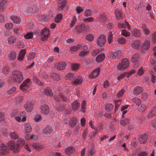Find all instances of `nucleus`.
<instances>
[{"instance_id": "obj_1", "label": "nucleus", "mask_w": 156, "mask_h": 156, "mask_svg": "<svg viewBox=\"0 0 156 156\" xmlns=\"http://www.w3.org/2000/svg\"><path fill=\"white\" fill-rule=\"evenodd\" d=\"M129 60L126 58H124L117 66V69L120 71H123L129 67Z\"/></svg>"}, {"instance_id": "obj_2", "label": "nucleus", "mask_w": 156, "mask_h": 156, "mask_svg": "<svg viewBox=\"0 0 156 156\" xmlns=\"http://www.w3.org/2000/svg\"><path fill=\"white\" fill-rule=\"evenodd\" d=\"M13 79L16 82L20 83L23 80V77L21 72L19 70H14L12 72Z\"/></svg>"}, {"instance_id": "obj_3", "label": "nucleus", "mask_w": 156, "mask_h": 156, "mask_svg": "<svg viewBox=\"0 0 156 156\" xmlns=\"http://www.w3.org/2000/svg\"><path fill=\"white\" fill-rule=\"evenodd\" d=\"M31 82L29 78H27L25 80L20 86V89L23 90H25L28 89L30 86Z\"/></svg>"}, {"instance_id": "obj_4", "label": "nucleus", "mask_w": 156, "mask_h": 156, "mask_svg": "<svg viewBox=\"0 0 156 156\" xmlns=\"http://www.w3.org/2000/svg\"><path fill=\"white\" fill-rule=\"evenodd\" d=\"M40 36L42 41L46 40L48 37L49 31L47 28H44L41 32Z\"/></svg>"}, {"instance_id": "obj_5", "label": "nucleus", "mask_w": 156, "mask_h": 156, "mask_svg": "<svg viewBox=\"0 0 156 156\" xmlns=\"http://www.w3.org/2000/svg\"><path fill=\"white\" fill-rule=\"evenodd\" d=\"M106 42V38L104 35H101L97 41V44L100 47H103L105 45Z\"/></svg>"}, {"instance_id": "obj_6", "label": "nucleus", "mask_w": 156, "mask_h": 156, "mask_svg": "<svg viewBox=\"0 0 156 156\" xmlns=\"http://www.w3.org/2000/svg\"><path fill=\"white\" fill-rule=\"evenodd\" d=\"M87 29V26L84 23L81 24L77 26L75 28L76 31L79 34L85 31Z\"/></svg>"}, {"instance_id": "obj_7", "label": "nucleus", "mask_w": 156, "mask_h": 156, "mask_svg": "<svg viewBox=\"0 0 156 156\" xmlns=\"http://www.w3.org/2000/svg\"><path fill=\"white\" fill-rule=\"evenodd\" d=\"M139 57V55L138 53H136L134 55L132 56L131 61L132 62L135 63L133 65V67L134 68H136L138 66V57Z\"/></svg>"}, {"instance_id": "obj_8", "label": "nucleus", "mask_w": 156, "mask_h": 156, "mask_svg": "<svg viewBox=\"0 0 156 156\" xmlns=\"http://www.w3.org/2000/svg\"><path fill=\"white\" fill-rule=\"evenodd\" d=\"M54 129L51 126H44L42 129V133L45 134H51L53 131Z\"/></svg>"}, {"instance_id": "obj_9", "label": "nucleus", "mask_w": 156, "mask_h": 156, "mask_svg": "<svg viewBox=\"0 0 156 156\" xmlns=\"http://www.w3.org/2000/svg\"><path fill=\"white\" fill-rule=\"evenodd\" d=\"M144 88L142 86H137L133 89V93L136 96L138 95L144 90Z\"/></svg>"}, {"instance_id": "obj_10", "label": "nucleus", "mask_w": 156, "mask_h": 156, "mask_svg": "<svg viewBox=\"0 0 156 156\" xmlns=\"http://www.w3.org/2000/svg\"><path fill=\"white\" fill-rule=\"evenodd\" d=\"M25 143L24 140L21 139H19L17 141V146L16 150L14 151L15 153L18 152L20 150V147L23 146Z\"/></svg>"}, {"instance_id": "obj_11", "label": "nucleus", "mask_w": 156, "mask_h": 156, "mask_svg": "<svg viewBox=\"0 0 156 156\" xmlns=\"http://www.w3.org/2000/svg\"><path fill=\"white\" fill-rule=\"evenodd\" d=\"M66 66V63L64 62H62L55 64L54 65V67L58 70H61L64 69Z\"/></svg>"}, {"instance_id": "obj_12", "label": "nucleus", "mask_w": 156, "mask_h": 156, "mask_svg": "<svg viewBox=\"0 0 156 156\" xmlns=\"http://www.w3.org/2000/svg\"><path fill=\"white\" fill-rule=\"evenodd\" d=\"M32 147L36 151H40L44 147V145L42 143H33L32 145Z\"/></svg>"}, {"instance_id": "obj_13", "label": "nucleus", "mask_w": 156, "mask_h": 156, "mask_svg": "<svg viewBox=\"0 0 156 156\" xmlns=\"http://www.w3.org/2000/svg\"><path fill=\"white\" fill-rule=\"evenodd\" d=\"M148 137L147 133H145L144 134H141L139 138V141L141 144L145 143L147 142Z\"/></svg>"}, {"instance_id": "obj_14", "label": "nucleus", "mask_w": 156, "mask_h": 156, "mask_svg": "<svg viewBox=\"0 0 156 156\" xmlns=\"http://www.w3.org/2000/svg\"><path fill=\"white\" fill-rule=\"evenodd\" d=\"M54 98L57 101H61L62 100L63 101L65 102L68 101V98L65 96L60 94L58 96H54Z\"/></svg>"}, {"instance_id": "obj_15", "label": "nucleus", "mask_w": 156, "mask_h": 156, "mask_svg": "<svg viewBox=\"0 0 156 156\" xmlns=\"http://www.w3.org/2000/svg\"><path fill=\"white\" fill-rule=\"evenodd\" d=\"M83 81V78L80 76H78L75 78L72 82L74 85L80 84Z\"/></svg>"}, {"instance_id": "obj_16", "label": "nucleus", "mask_w": 156, "mask_h": 156, "mask_svg": "<svg viewBox=\"0 0 156 156\" xmlns=\"http://www.w3.org/2000/svg\"><path fill=\"white\" fill-rule=\"evenodd\" d=\"M82 47L81 44H78L71 47L70 48V50L71 53L74 54L75 52L79 50Z\"/></svg>"}, {"instance_id": "obj_17", "label": "nucleus", "mask_w": 156, "mask_h": 156, "mask_svg": "<svg viewBox=\"0 0 156 156\" xmlns=\"http://www.w3.org/2000/svg\"><path fill=\"white\" fill-rule=\"evenodd\" d=\"M41 112L42 114H48L49 112V108L47 105H42L40 107Z\"/></svg>"}, {"instance_id": "obj_18", "label": "nucleus", "mask_w": 156, "mask_h": 156, "mask_svg": "<svg viewBox=\"0 0 156 156\" xmlns=\"http://www.w3.org/2000/svg\"><path fill=\"white\" fill-rule=\"evenodd\" d=\"M58 6L59 10L62 9L66 4L65 0H57Z\"/></svg>"}, {"instance_id": "obj_19", "label": "nucleus", "mask_w": 156, "mask_h": 156, "mask_svg": "<svg viewBox=\"0 0 156 156\" xmlns=\"http://www.w3.org/2000/svg\"><path fill=\"white\" fill-rule=\"evenodd\" d=\"M100 71V69L99 68H97L94 69L90 75V78H95L99 74Z\"/></svg>"}, {"instance_id": "obj_20", "label": "nucleus", "mask_w": 156, "mask_h": 156, "mask_svg": "<svg viewBox=\"0 0 156 156\" xmlns=\"http://www.w3.org/2000/svg\"><path fill=\"white\" fill-rule=\"evenodd\" d=\"M33 107V104L30 102H28L24 105V108L26 111L29 112H30L32 111Z\"/></svg>"}, {"instance_id": "obj_21", "label": "nucleus", "mask_w": 156, "mask_h": 156, "mask_svg": "<svg viewBox=\"0 0 156 156\" xmlns=\"http://www.w3.org/2000/svg\"><path fill=\"white\" fill-rule=\"evenodd\" d=\"M7 145L5 144H2L0 145V150L1 151L3 154H6L7 153Z\"/></svg>"}, {"instance_id": "obj_22", "label": "nucleus", "mask_w": 156, "mask_h": 156, "mask_svg": "<svg viewBox=\"0 0 156 156\" xmlns=\"http://www.w3.org/2000/svg\"><path fill=\"white\" fill-rule=\"evenodd\" d=\"M26 53V51L25 49H23L21 50L20 52L19 55L18 57V60L21 61L23 60Z\"/></svg>"}, {"instance_id": "obj_23", "label": "nucleus", "mask_w": 156, "mask_h": 156, "mask_svg": "<svg viewBox=\"0 0 156 156\" xmlns=\"http://www.w3.org/2000/svg\"><path fill=\"white\" fill-rule=\"evenodd\" d=\"M131 34L134 37H140L141 36L140 31L137 29H134L131 31Z\"/></svg>"}, {"instance_id": "obj_24", "label": "nucleus", "mask_w": 156, "mask_h": 156, "mask_svg": "<svg viewBox=\"0 0 156 156\" xmlns=\"http://www.w3.org/2000/svg\"><path fill=\"white\" fill-rule=\"evenodd\" d=\"M141 44V41L139 40H136L134 41L131 44L133 48L135 49H138L140 46Z\"/></svg>"}, {"instance_id": "obj_25", "label": "nucleus", "mask_w": 156, "mask_h": 156, "mask_svg": "<svg viewBox=\"0 0 156 156\" xmlns=\"http://www.w3.org/2000/svg\"><path fill=\"white\" fill-rule=\"evenodd\" d=\"M71 105L73 110L74 111H76L80 107V104L77 101H75L73 103H71Z\"/></svg>"}, {"instance_id": "obj_26", "label": "nucleus", "mask_w": 156, "mask_h": 156, "mask_svg": "<svg viewBox=\"0 0 156 156\" xmlns=\"http://www.w3.org/2000/svg\"><path fill=\"white\" fill-rule=\"evenodd\" d=\"M43 93L45 95L51 97L53 95V93L52 90L48 88H44L43 91Z\"/></svg>"}, {"instance_id": "obj_27", "label": "nucleus", "mask_w": 156, "mask_h": 156, "mask_svg": "<svg viewBox=\"0 0 156 156\" xmlns=\"http://www.w3.org/2000/svg\"><path fill=\"white\" fill-rule=\"evenodd\" d=\"M121 54V51L120 50H118L116 52H113L111 55L112 58L115 59L116 58H119Z\"/></svg>"}, {"instance_id": "obj_28", "label": "nucleus", "mask_w": 156, "mask_h": 156, "mask_svg": "<svg viewBox=\"0 0 156 156\" xmlns=\"http://www.w3.org/2000/svg\"><path fill=\"white\" fill-rule=\"evenodd\" d=\"M118 27L120 29L125 28L127 27V28L129 29L130 28V26L129 25L128 23L125 21V23H118Z\"/></svg>"}, {"instance_id": "obj_29", "label": "nucleus", "mask_w": 156, "mask_h": 156, "mask_svg": "<svg viewBox=\"0 0 156 156\" xmlns=\"http://www.w3.org/2000/svg\"><path fill=\"white\" fill-rule=\"evenodd\" d=\"M105 58V54L103 53H101L98 55L96 58V61L98 62H101L103 61Z\"/></svg>"}, {"instance_id": "obj_30", "label": "nucleus", "mask_w": 156, "mask_h": 156, "mask_svg": "<svg viewBox=\"0 0 156 156\" xmlns=\"http://www.w3.org/2000/svg\"><path fill=\"white\" fill-rule=\"evenodd\" d=\"M115 13L117 20H119L122 18V14L119 9H116Z\"/></svg>"}, {"instance_id": "obj_31", "label": "nucleus", "mask_w": 156, "mask_h": 156, "mask_svg": "<svg viewBox=\"0 0 156 156\" xmlns=\"http://www.w3.org/2000/svg\"><path fill=\"white\" fill-rule=\"evenodd\" d=\"M8 146L11 150L14 149V151L16 149V146H15V143L13 141H11L8 143Z\"/></svg>"}, {"instance_id": "obj_32", "label": "nucleus", "mask_w": 156, "mask_h": 156, "mask_svg": "<svg viewBox=\"0 0 156 156\" xmlns=\"http://www.w3.org/2000/svg\"><path fill=\"white\" fill-rule=\"evenodd\" d=\"M51 76L52 79L56 81H58L60 79L59 75L55 73H52Z\"/></svg>"}, {"instance_id": "obj_33", "label": "nucleus", "mask_w": 156, "mask_h": 156, "mask_svg": "<svg viewBox=\"0 0 156 156\" xmlns=\"http://www.w3.org/2000/svg\"><path fill=\"white\" fill-rule=\"evenodd\" d=\"M10 18L15 23L18 24L20 23V19L16 16H12L10 17Z\"/></svg>"}, {"instance_id": "obj_34", "label": "nucleus", "mask_w": 156, "mask_h": 156, "mask_svg": "<svg viewBox=\"0 0 156 156\" xmlns=\"http://www.w3.org/2000/svg\"><path fill=\"white\" fill-rule=\"evenodd\" d=\"M65 151L68 155H70L71 154L74 152L75 150L74 147L72 146L67 148L66 150Z\"/></svg>"}, {"instance_id": "obj_35", "label": "nucleus", "mask_w": 156, "mask_h": 156, "mask_svg": "<svg viewBox=\"0 0 156 156\" xmlns=\"http://www.w3.org/2000/svg\"><path fill=\"white\" fill-rule=\"evenodd\" d=\"M141 28L145 35H148L150 33V30L146 27L145 25H143L141 27Z\"/></svg>"}, {"instance_id": "obj_36", "label": "nucleus", "mask_w": 156, "mask_h": 156, "mask_svg": "<svg viewBox=\"0 0 156 156\" xmlns=\"http://www.w3.org/2000/svg\"><path fill=\"white\" fill-rule=\"evenodd\" d=\"M77 122L76 117H73L71 119L69 122L70 126L71 127H74L76 124Z\"/></svg>"}, {"instance_id": "obj_37", "label": "nucleus", "mask_w": 156, "mask_h": 156, "mask_svg": "<svg viewBox=\"0 0 156 156\" xmlns=\"http://www.w3.org/2000/svg\"><path fill=\"white\" fill-rule=\"evenodd\" d=\"M25 132L27 133H29L32 131V128L29 123L27 122L25 124Z\"/></svg>"}, {"instance_id": "obj_38", "label": "nucleus", "mask_w": 156, "mask_h": 156, "mask_svg": "<svg viewBox=\"0 0 156 156\" xmlns=\"http://www.w3.org/2000/svg\"><path fill=\"white\" fill-rule=\"evenodd\" d=\"M16 57V54L14 51H12L10 53L8 56V58L9 59L14 60Z\"/></svg>"}, {"instance_id": "obj_39", "label": "nucleus", "mask_w": 156, "mask_h": 156, "mask_svg": "<svg viewBox=\"0 0 156 156\" xmlns=\"http://www.w3.org/2000/svg\"><path fill=\"white\" fill-rule=\"evenodd\" d=\"M150 47V42L147 40H146L143 43L142 47L144 49L146 50L148 49Z\"/></svg>"}, {"instance_id": "obj_40", "label": "nucleus", "mask_w": 156, "mask_h": 156, "mask_svg": "<svg viewBox=\"0 0 156 156\" xmlns=\"http://www.w3.org/2000/svg\"><path fill=\"white\" fill-rule=\"evenodd\" d=\"M10 137L12 139H16L19 138L18 135L15 131H12L9 134Z\"/></svg>"}, {"instance_id": "obj_41", "label": "nucleus", "mask_w": 156, "mask_h": 156, "mask_svg": "<svg viewBox=\"0 0 156 156\" xmlns=\"http://www.w3.org/2000/svg\"><path fill=\"white\" fill-rule=\"evenodd\" d=\"M6 4V1L1 0L0 1V11L3 10L5 7V5Z\"/></svg>"}, {"instance_id": "obj_42", "label": "nucleus", "mask_w": 156, "mask_h": 156, "mask_svg": "<svg viewBox=\"0 0 156 156\" xmlns=\"http://www.w3.org/2000/svg\"><path fill=\"white\" fill-rule=\"evenodd\" d=\"M33 80L36 84L40 86L42 85V83L39 80L37 76L35 75H34L33 76Z\"/></svg>"}, {"instance_id": "obj_43", "label": "nucleus", "mask_w": 156, "mask_h": 156, "mask_svg": "<svg viewBox=\"0 0 156 156\" xmlns=\"http://www.w3.org/2000/svg\"><path fill=\"white\" fill-rule=\"evenodd\" d=\"M113 108V105L111 104H107L105 107V110L107 112H110L112 109Z\"/></svg>"}, {"instance_id": "obj_44", "label": "nucleus", "mask_w": 156, "mask_h": 156, "mask_svg": "<svg viewBox=\"0 0 156 156\" xmlns=\"http://www.w3.org/2000/svg\"><path fill=\"white\" fill-rule=\"evenodd\" d=\"M10 72L9 68L8 66H5L3 67L2 69V72L3 74L6 76L8 74L9 72Z\"/></svg>"}, {"instance_id": "obj_45", "label": "nucleus", "mask_w": 156, "mask_h": 156, "mask_svg": "<svg viewBox=\"0 0 156 156\" xmlns=\"http://www.w3.org/2000/svg\"><path fill=\"white\" fill-rule=\"evenodd\" d=\"M108 41L109 44H111L113 41V34L112 32L110 31L108 34Z\"/></svg>"}, {"instance_id": "obj_46", "label": "nucleus", "mask_w": 156, "mask_h": 156, "mask_svg": "<svg viewBox=\"0 0 156 156\" xmlns=\"http://www.w3.org/2000/svg\"><path fill=\"white\" fill-rule=\"evenodd\" d=\"M121 34L125 37H128L130 35L129 32L127 31L126 29H123L122 30Z\"/></svg>"}, {"instance_id": "obj_47", "label": "nucleus", "mask_w": 156, "mask_h": 156, "mask_svg": "<svg viewBox=\"0 0 156 156\" xmlns=\"http://www.w3.org/2000/svg\"><path fill=\"white\" fill-rule=\"evenodd\" d=\"M23 98V96H21L16 97L14 101V103L15 104H18L21 101Z\"/></svg>"}, {"instance_id": "obj_48", "label": "nucleus", "mask_w": 156, "mask_h": 156, "mask_svg": "<svg viewBox=\"0 0 156 156\" xmlns=\"http://www.w3.org/2000/svg\"><path fill=\"white\" fill-rule=\"evenodd\" d=\"M86 39L89 41H91L93 40L94 37L93 35L91 34H89L86 36Z\"/></svg>"}, {"instance_id": "obj_49", "label": "nucleus", "mask_w": 156, "mask_h": 156, "mask_svg": "<svg viewBox=\"0 0 156 156\" xmlns=\"http://www.w3.org/2000/svg\"><path fill=\"white\" fill-rule=\"evenodd\" d=\"M117 41L120 44H125L126 42V39L124 37L119 38L117 39Z\"/></svg>"}, {"instance_id": "obj_50", "label": "nucleus", "mask_w": 156, "mask_h": 156, "mask_svg": "<svg viewBox=\"0 0 156 156\" xmlns=\"http://www.w3.org/2000/svg\"><path fill=\"white\" fill-rule=\"evenodd\" d=\"M129 119H124L120 121V123L123 126H125L126 125L129 123Z\"/></svg>"}, {"instance_id": "obj_51", "label": "nucleus", "mask_w": 156, "mask_h": 156, "mask_svg": "<svg viewBox=\"0 0 156 156\" xmlns=\"http://www.w3.org/2000/svg\"><path fill=\"white\" fill-rule=\"evenodd\" d=\"M16 41V39L13 37H11L8 39V42L9 44H12Z\"/></svg>"}, {"instance_id": "obj_52", "label": "nucleus", "mask_w": 156, "mask_h": 156, "mask_svg": "<svg viewBox=\"0 0 156 156\" xmlns=\"http://www.w3.org/2000/svg\"><path fill=\"white\" fill-rule=\"evenodd\" d=\"M146 108V107L145 105L144 104H142L140 107H139L138 108L137 111L140 112L143 111H144Z\"/></svg>"}, {"instance_id": "obj_53", "label": "nucleus", "mask_w": 156, "mask_h": 156, "mask_svg": "<svg viewBox=\"0 0 156 156\" xmlns=\"http://www.w3.org/2000/svg\"><path fill=\"white\" fill-rule=\"evenodd\" d=\"M101 52V50L99 49H95L93 50L91 52V55L94 56L97 55L98 53H100Z\"/></svg>"}, {"instance_id": "obj_54", "label": "nucleus", "mask_w": 156, "mask_h": 156, "mask_svg": "<svg viewBox=\"0 0 156 156\" xmlns=\"http://www.w3.org/2000/svg\"><path fill=\"white\" fill-rule=\"evenodd\" d=\"M71 67L73 70H76L79 68V65L77 63L73 64L71 65Z\"/></svg>"}, {"instance_id": "obj_55", "label": "nucleus", "mask_w": 156, "mask_h": 156, "mask_svg": "<svg viewBox=\"0 0 156 156\" xmlns=\"http://www.w3.org/2000/svg\"><path fill=\"white\" fill-rule=\"evenodd\" d=\"M81 111L83 112H84V110L86 108V102L85 101H83L81 104Z\"/></svg>"}, {"instance_id": "obj_56", "label": "nucleus", "mask_w": 156, "mask_h": 156, "mask_svg": "<svg viewBox=\"0 0 156 156\" xmlns=\"http://www.w3.org/2000/svg\"><path fill=\"white\" fill-rule=\"evenodd\" d=\"M92 15L91 11L90 9H87L85 11L84 15L86 17L91 16Z\"/></svg>"}, {"instance_id": "obj_57", "label": "nucleus", "mask_w": 156, "mask_h": 156, "mask_svg": "<svg viewBox=\"0 0 156 156\" xmlns=\"http://www.w3.org/2000/svg\"><path fill=\"white\" fill-rule=\"evenodd\" d=\"M95 150L94 148H91L90 150H89L88 155L89 156H91L93 155L95 153Z\"/></svg>"}, {"instance_id": "obj_58", "label": "nucleus", "mask_w": 156, "mask_h": 156, "mask_svg": "<svg viewBox=\"0 0 156 156\" xmlns=\"http://www.w3.org/2000/svg\"><path fill=\"white\" fill-rule=\"evenodd\" d=\"M24 36L26 39H31L33 37V34L29 32L27 33Z\"/></svg>"}, {"instance_id": "obj_59", "label": "nucleus", "mask_w": 156, "mask_h": 156, "mask_svg": "<svg viewBox=\"0 0 156 156\" xmlns=\"http://www.w3.org/2000/svg\"><path fill=\"white\" fill-rule=\"evenodd\" d=\"M74 76V74L71 73H68L66 76L65 78L66 79V80H69L72 79Z\"/></svg>"}, {"instance_id": "obj_60", "label": "nucleus", "mask_w": 156, "mask_h": 156, "mask_svg": "<svg viewBox=\"0 0 156 156\" xmlns=\"http://www.w3.org/2000/svg\"><path fill=\"white\" fill-rule=\"evenodd\" d=\"M133 101L136 103V105H139L141 103V100L138 98H135L133 99Z\"/></svg>"}, {"instance_id": "obj_61", "label": "nucleus", "mask_w": 156, "mask_h": 156, "mask_svg": "<svg viewBox=\"0 0 156 156\" xmlns=\"http://www.w3.org/2000/svg\"><path fill=\"white\" fill-rule=\"evenodd\" d=\"M102 123H101L99 125H98V128H93V129L96 131L97 132H99L102 129Z\"/></svg>"}, {"instance_id": "obj_62", "label": "nucleus", "mask_w": 156, "mask_h": 156, "mask_svg": "<svg viewBox=\"0 0 156 156\" xmlns=\"http://www.w3.org/2000/svg\"><path fill=\"white\" fill-rule=\"evenodd\" d=\"M76 21V18L75 16H74L72 19L71 22L70 24V26L71 27H73L75 24Z\"/></svg>"}, {"instance_id": "obj_63", "label": "nucleus", "mask_w": 156, "mask_h": 156, "mask_svg": "<svg viewBox=\"0 0 156 156\" xmlns=\"http://www.w3.org/2000/svg\"><path fill=\"white\" fill-rule=\"evenodd\" d=\"M5 27L7 29H11L13 27V25L12 23H7L5 25Z\"/></svg>"}, {"instance_id": "obj_64", "label": "nucleus", "mask_w": 156, "mask_h": 156, "mask_svg": "<svg viewBox=\"0 0 156 156\" xmlns=\"http://www.w3.org/2000/svg\"><path fill=\"white\" fill-rule=\"evenodd\" d=\"M76 10L77 13L79 14L83 11V8H82V7L78 6L76 9Z\"/></svg>"}]
</instances>
